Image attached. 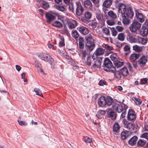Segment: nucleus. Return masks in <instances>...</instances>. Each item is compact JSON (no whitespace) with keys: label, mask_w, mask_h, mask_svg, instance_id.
Masks as SVG:
<instances>
[{"label":"nucleus","mask_w":148,"mask_h":148,"mask_svg":"<svg viewBox=\"0 0 148 148\" xmlns=\"http://www.w3.org/2000/svg\"><path fill=\"white\" fill-rule=\"evenodd\" d=\"M118 11L121 14L123 24L126 25L129 24L130 20L134 16L132 7H126V5L122 3H118Z\"/></svg>","instance_id":"obj_1"},{"label":"nucleus","mask_w":148,"mask_h":148,"mask_svg":"<svg viewBox=\"0 0 148 148\" xmlns=\"http://www.w3.org/2000/svg\"><path fill=\"white\" fill-rule=\"evenodd\" d=\"M93 35L89 34L86 37V42L85 47L87 50L92 51L95 47V39L93 38Z\"/></svg>","instance_id":"obj_2"},{"label":"nucleus","mask_w":148,"mask_h":148,"mask_svg":"<svg viewBox=\"0 0 148 148\" xmlns=\"http://www.w3.org/2000/svg\"><path fill=\"white\" fill-rule=\"evenodd\" d=\"M103 64L106 67L104 70L106 71L114 72L116 70L115 68L113 66L112 63L108 58H105Z\"/></svg>","instance_id":"obj_3"},{"label":"nucleus","mask_w":148,"mask_h":148,"mask_svg":"<svg viewBox=\"0 0 148 148\" xmlns=\"http://www.w3.org/2000/svg\"><path fill=\"white\" fill-rule=\"evenodd\" d=\"M75 16L79 18L82 15L84 11V9L80 2H76Z\"/></svg>","instance_id":"obj_4"},{"label":"nucleus","mask_w":148,"mask_h":148,"mask_svg":"<svg viewBox=\"0 0 148 148\" xmlns=\"http://www.w3.org/2000/svg\"><path fill=\"white\" fill-rule=\"evenodd\" d=\"M92 16V14L90 12L87 11L85 13L83 17H79V19L87 24L90 21V20Z\"/></svg>","instance_id":"obj_5"},{"label":"nucleus","mask_w":148,"mask_h":148,"mask_svg":"<svg viewBox=\"0 0 148 148\" xmlns=\"http://www.w3.org/2000/svg\"><path fill=\"white\" fill-rule=\"evenodd\" d=\"M112 108L113 110H115L118 113L122 112L124 110L122 104L117 103H113Z\"/></svg>","instance_id":"obj_6"},{"label":"nucleus","mask_w":148,"mask_h":148,"mask_svg":"<svg viewBox=\"0 0 148 148\" xmlns=\"http://www.w3.org/2000/svg\"><path fill=\"white\" fill-rule=\"evenodd\" d=\"M141 26V24L138 22H134L130 27V31L133 32H135L139 30Z\"/></svg>","instance_id":"obj_7"},{"label":"nucleus","mask_w":148,"mask_h":148,"mask_svg":"<svg viewBox=\"0 0 148 148\" xmlns=\"http://www.w3.org/2000/svg\"><path fill=\"white\" fill-rule=\"evenodd\" d=\"M136 114L135 112L132 110H129L127 114V120L130 121H134L136 118Z\"/></svg>","instance_id":"obj_8"},{"label":"nucleus","mask_w":148,"mask_h":148,"mask_svg":"<svg viewBox=\"0 0 148 148\" xmlns=\"http://www.w3.org/2000/svg\"><path fill=\"white\" fill-rule=\"evenodd\" d=\"M108 116L112 119H115L116 117V114L115 112L113 111L111 108L108 109L106 111Z\"/></svg>","instance_id":"obj_9"},{"label":"nucleus","mask_w":148,"mask_h":148,"mask_svg":"<svg viewBox=\"0 0 148 148\" xmlns=\"http://www.w3.org/2000/svg\"><path fill=\"white\" fill-rule=\"evenodd\" d=\"M137 36H132L130 34L127 35L126 37L127 40L130 43H137Z\"/></svg>","instance_id":"obj_10"},{"label":"nucleus","mask_w":148,"mask_h":148,"mask_svg":"<svg viewBox=\"0 0 148 148\" xmlns=\"http://www.w3.org/2000/svg\"><path fill=\"white\" fill-rule=\"evenodd\" d=\"M98 103L99 106L100 107H103L106 105V98L104 96H102L98 99Z\"/></svg>","instance_id":"obj_11"},{"label":"nucleus","mask_w":148,"mask_h":148,"mask_svg":"<svg viewBox=\"0 0 148 148\" xmlns=\"http://www.w3.org/2000/svg\"><path fill=\"white\" fill-rule=\"evenodd\" d=\"M147 62V57L145 56H142L138 61V63L140 66H143Z\"/></svg>","instance_id":"obj_12"},{"label":"nucleus","mask_w":148,"mask_h":148,"mask_svg":"<svg viewBox=\"0 0 148 148\" xmlns=\"http://www.w3.org/2000/svg\"><path fill=\"white\" fill-rule=\"evenodd\" d=\"M45 17L48 23H50L55 18V16L52 14L47 12L45 13Z\"/></svg>","instance_id":"obj_13"},{"label":"nucleus","mask_w":148,"mask_h":148,"mask_svg":"<svg viewBox=\"0 0 148 148\" xmlns=\"http://www.w3.org/2000/svg\"><path fill=\"white\" fill-rule=\"evenodd\" d=\"M79 32L82 34L83 35H86L88 34L89 32L88 29L86 27L83 26H81L78 28Z\"/></svg>","instance_id":"obj_14"},{"label":"nucleus","mask_w":148,"mask_h":148,"mask_svg":"<svg viewBox=\"0 0 148 148\" xmlns=\"http://www.w3.org/2000/svg\"><path fill=\"white\" fill-rule=\"evenodd\" d=\"M96 16L99 22L101 24L103 25L105 23V20L101 17V15L100 12L99 11L98 13H96Z\"/></svg>","instance_id":"obj_15"},{"label":"nucleus","mask_w":148,"mask_h":148,"mask_svg":"<svg viewBox=\"0 0 148 148\" xmlns=\"http://www.w3.org/2000/svg\"><path fill=\"white\" fill-rule=\"evenodd\" d=\"M102 59L101 58H98L96 60L94 61V63L92 66L93 68H100L101 64Z\"/></svg>","instance_id":"obj_16"},{"label":"nucleus","mask_w":148,"mask_h":148,"mask_svg":"<svg viewBox=\"0 0 148 148\" xmlns=\"http://www.w3.org/2000/svg\"><path fill=\"white\" fill-rule=\"evenodd\" d=\"M93 58V56H88L87 58L86 61L85 62V64L89 66H90L91 65V63H92L95 60Z\"/></svg>","instance_id":"obj_17"},{"label":"nucleus","mask_w":148,"mask_h":148,"mask_svg":"<svg viewBox=\"0 0 148 148\" xmlns=\"http://www.w3.org/2000/svg\"><path fill=\"white\" fill-rule=\"evenodd\" d=\"M138 138L136 136H134L131 138L128 141V143L132 146L135 145L136 143Z\"/></svg>","instance_id":"obj_18"},{"label":"nucleus","mask_w":148,"mask_h":148,"mask_svg":"<svg viewBox=\"0 0 148 148\" xmlns=\"http://www.w3.org/2000/svg\"><path fill=\"white\" fill-rule=\"evenodd\" d=\"M54 7L58 10L62 12H64L66 10V8L64 5L55 4L54 5Z\"/></svg>","instance_id":"obj_19"},{"label":"nucleus","mask_w":148,"mask_h":148,"mask_svg":"<svg viewBox=\"0 0 148 148\" xmlns=\"http://www.w3.org/2000/svg\"><path fill=\"white\" fill-rule=\"evenodd\" d=\"M123 50L125 53V55L127 56L130 54V46L129 44H126L123 47Z\"/></svg>","instance_id":"obj_20"},{"label":"nucleus","mask_w":148,"mask_h":148,"mask_svg":"<svg viewBox=\"0 0 148 148\" xmlns=\"http://www.w3.org/2000/svg\"><path fill=\"white\" fill-rule=\"evenodd\" d=\"M148 33V29L145 26H143L140 31L141 34L143 36H146Z\"/></svg>","instance_id":"obj_21"},{"label":"nucleus","mask_w":148,"mask_h":148,"mask_svg":"<svg viewBox=\"0 0 148 148\" xmlns=\"http://www.w3.org/2000/svg\"><path fill=\"white\" fill-rule=\"evenodd\" d=\"M119 70L121 75L124 76H127L129 74V72L127 68L125 66Z\"/></svg>","instance_id":"obj_22"},{"label":"nucleus","mask_w":148,"mask_h":148,"mask_svg":"<svg viewBox=\"0 0 148 148\" xmlns=\"http://www.w3.org/2000/svg\"><path fill=\"white\" fill-rule=\"evenodd\" d=\"M77 25V22L75 21H72L71 22L68 23V26L70 29H72L76 27Z\"/></svg>","instance_id":"obj_23"},{"label":"nucleus","mask_w":148,"mask_h":148,"mask_svg":"<svg viewBox=\"0 0 148 148\" xmlns=\"http://www.w3.org/2000/svg\"><path fill=\"white\" fill-rule=\"evenodd\" d=\"M136 16L138 21L141 22H143L144 20V17L143 15L141 13L138 12L136 13Z\"/></svg>","instance_id":"obj_24"},{"label":"nucleus","mask_w":148,"mask_h":148,"mask_svg":"<svg viewBox=\"0 0 148 148\" xmlns=\"http://www.w3.org/2000/svg\"><path fill=\"white\" fill-rule=\"evenodd\" d=\"M137 43H140L143 45H145L147 42V40L146 39L143 38H142L140 36H137Z\"/></svg>","instance_id":"obj_25"},{"label":"nucleus","mask_w":148,"mask_h":148,"mask_svg":"<svg viewBox=\"0 0 148 148\" xmlns=\"http://www.w3.org/2000/svg\"><path fill=\"white\" fill-rule=\"evenodd\" d=\"M50 56L47 54H41L38 57L40 59L45 61H48V59Z\"/></svg>","instance_id":"obj_26"},{"label":"nucleus","mask_w":148,"mask_h":148,"mask_svg":"<svg viewBox=\"0 0 148 148\" xmlns=\"http://www.w3.org/2000/svg\"><path fill=\"white\" fill-rule=\"evenodd\" d=\"M84 3L85 8L88 9H91L92 7V4L90 0H86L84 1Z\"/></svg>","instance_id":"obj_27"},{"label":"nucleus","mask_w":148,"mask_h":148,"mask_svg":"<svg viewBox=\"0 0 148 148\" xmlns=\"http://www.w3.org/2000/svg\"><path fill=\"white\" fill-rule=\"evenodd\" d=\"M120 126L118 122H115L113 126V131L116 133L119 132Z\"/></svg>","instance_id":"obj_28"},{"label":"nucleus","mask_w":148,"mask_h":148,"mask_svg":"<svg viewBox=\"0 0 148 148\" xmlns=\"http://www.w3.org/2000/svg\"><path fill=\"white\" fill-rule=\"evenodd\" d=\"M106 16L107 17L109 16L113 19H116L117 18V15L112 10L109 11L107 14L106 15Z\"/></svg>","instance_id":"obj_29"},{"label":"nucleus","mask_w":148,"mask_h":148,"mask_svg":"<svg viewBox=\"0 0 148 148\" xmlns=\"http://www.w3.org/2000/svg\"><path fill=\"white\" fill-rule=\"evenodd\" d=\"M104 50L101 48H97L95 52V54L97 56L103 55L104 52Z\"/></svg>","instance_id":"obj_30"},{"label":"nucleus","mask_w":148,"mask_h":148,"mask_svg":"<svg viewBox=\"0 0 148 148\" xmlns=\"http://www.w3.org/2000/svg\"><path fill=\"white\" fill-rule=\"evenodd\" d=\"M79 48L81 49H83L84 46V38L82 37H80L79 38Z\"/></svg>","instance_id":"obj_31"},{"label":"nucleus","mask_w":148,"mask_h":148,"mask_svg":"<svg viewBox=\"0 0 148 148\" xmlns=\"http://www.w3.org/2000/svg\"><path fill=\"white\" fill-rule=\"evenodd\" d=\"M139 57V55L137 54L134 53L131 54L130 57V59L131 61L134 62Z\"/></svg>","instance_id":"obj_32"},{"label":"nucleus","mask_w":148,"mask_h":148,"mask_svg":"<svg viewBox=\"0 0 148 148\" xmlns=\"http://www.w3.org/2000/svg\"><path fill=\"white\" fill-rule=\"evenodd\" d=\"M126 128L130 131L134 130L135 128V124L132 123H129L126 125Z\"/></svg>","instance_id":"obj_33"},{"label":"nucleus","mask_w":148,"mask_h":148,"mask_svg":"<svg viewBox=\"0 0 148 148\" xmlns=\"http://www.w3.org/2000/svg\"><path fill=\"white\" fill-rule=\"evenodd\" d=\"M106 106H111L113 103V99L110 96H108L106 99Z\"/></svg>","instance_id":"obj_34"},{"label":"nucleus","mask_w":148,"mask_h":148,"mask_svg":"<svg viewBox=\"0 0 148 148\" xmlns=\"http://www.w3.org/2000/svg\"><path fill=\"white\" fill-rule=\"evenodd\" d=\"M112 3L111 0H105L103 3V5L104 7L108 8L111 5Z\"/></svg>","instance_id":"obj_35"},{"label":"nucleus","mask_w":148,"mask_h":148,"mask_svg":"<svg viewBox=\"0 0 148 148\" xmlns=\"http://www.w3.org/2000/svg\"><path fill=\"white\" fill-rule=\"evenodd\" d=\"M52 25L58 28H61L62 27V23L58 21H56L53 23Z\"/></svg>","instance_id":"obj_36"},{"label":"nucleus","mask_w":148,"mask_h":148,"mask_svg":"<svg viewBox=\"0 0 148 148\" xmlns=\"http://www.w3.org/2000/svg\"><path fill=\"white\" fill-rule=\"evenodd\" d=\"M114 73V77L118 79H120L121 77V74L120 71H116L113 72Z\"/></svg>","instance_id":"obj_37"},{"label":"nucleus","mask_w":148,"mask_h":148,"mask_svg":"<svg viewBox=\"0 0 148 148\" xmlns=\"http://www.w3.org/2000/svg\"><path fill=\"white\" fill-rule=\"evenodd\" d=\"M125 36L124 33H120L118 35L117 39L120 41H123L125 40Z\"/></svg>","instance_id":"obj_38"},{"label":"nucleus","mask_w":148,"mask_h":148,"mask_svg":"<svg viewBox=\"0 0 148 148\" xmlns=\"http://www.w3.org/2000/svg\"><path fill=\"white\" fill-rule=\"evenodd\" d=\"M71 35L76 40L78 39L79 37V34L77 31L75 30H73L72 32Z\"/></svg>","instance_id":"obj_39"},{"label":"nucleus","mask_w":148,"mask_h":148,"mask_svg":"<svg viewBox=\"0 0 148 148\" xmlns=\"http://www.w3.org/2000/svg\"><path fill=\"white\" fill-rule=\"evenodd\" d=\"M146 141L144 140L139 139L137 142V144L138 146L142 147L145 145Z\"/></svg>","instance_id":"obj_40"},{"label":"nucleus","mask_w":148,"mask_h":148,"mask_svg":"<svg viewBox=\"0 0 148 148\" xmlns=\"http://www.w3.org/2000/svg\"><path fill=\"white\" fill-rule=\"evenodd\" d=\"M113 63L117 68L120 67L123 65V62H120L117 60L114 62Z\"/></svg>","instance_id":"obj_41"},{"label":"nucleus","mask_w":148,"mask_h":148,"mask_svg":"<svg viewBox=\"0 0 148 148\" xmlns=\"http://www.w3.org/2000/svg\"><path fill=\"white\" fill-rule=\"evenodd\" d=\"M133 49L137 52H140L143 49V47H142L136 45L133 47Z\"/></svg>","instance_id":"obj_42"},{"label":"nucleus","mask_w":148,"mask_h":148,"mask_svg":"<svg viewBox=\"0 0 148 148\" xmlns=\"http://www.w3.org/2000/svg\"><path fill=\"white\" fill-rule=\"evenodd\" d=\"M42 7L45 10H47L49 7L50 5L49 3L45 1H43L42 2Z\"/></svg>","instance_id":"obj_43"},{"label":"nucleus","mask_w":148,"mask_h":148,"mask_svg":"<svg viewBox=\"0 0 148 148\" xmlns=\"http://www.w3.org/2000/svg\"><path fill=\"white\" fill-rule=\"evenodd\" d=\"M132 99L137 105H140L142 103V100L136 97H133Z\"/></svg>","instance_id":"obj_44"},{"label":"nucleus","mask_w":148,"mask_h":148,"mask_svg":"<svg viewBox=\"0 0 148 148\" xmlns=\"http://www.w3.org/2000/svg\"><path fill=\"white\" fill-rule=\"evenodd\" d=\"M121 136L123 140H125L129 137L127 133H126L125 132H123L121 133Z\"/></svg>","instance_id":"obj_45"},{"label":"nucleus","mask_w":148,"mask_h":148,"mask_svg":"<svg viewBox=\"0 0 148 148\" xmlns=\"http://www.w3.org/2000/svg\"><path fill=\"white\" fill-rule=\"evenodd\" d=\"M69 10L70 11H71L73 13L74 12V5L72 3H69Z\"/></svg>","instance_id":"obj_46"},{"label":"nucleus","mask_w":148,"mask_h":148,"mask_svg":"<svg viewBox=\"0 0 148 148\" xmlns=\"http://www.w3.org/2000/svg\"><path fill=\"white\" fill-rule=\"evenodd\" d=\"M102 47L105 48L107 50L111 51L113 49V48L112 46H110L108 44H103L102 45Z\"/></svg>","instance_id":"obj_47"},{"label":"nucleus","mask_w":148,"mask_h":148,"mask_svg":"<svg viewBox=\"0 0 148 148\" xmlns=\"http://www.w3.org/2000/svg\"><path fill=\"white\" fill-rule=\"evenodd\" d=\"M111 31V34L112 36H116L117 34V31L114 27H112V28L110 27Z\"/></svg>","instance_id":"obj_48"},{"label":"nucleus","mask_w":148,"mask_h":148,"mask_svg":"<svg viewBox=\"0 0 148 148\" xmlns=\"http://www.w3.org/2000/svg\"><path fill=\"white\" fill-rule=\"evenodd\" d=\"M102 31L106 35L108 36L110 35V30L108 28L106 27L102 29Z\"/></svg>","instance_id":"obj_49"},{"label":"nucleus","mask_w":148,"mask_h":148,"mask_svg":"<svg viewBox=\"0 0 148 148\" xmlns=\"http://www.w3.org/2000/svg\"><path fill=\"white\" fill-rule=\"evenodd\" d=\"M34 91L36 92V95L41 96H42V94L41 90L38 88H35Z\"/></svg>","instance_id":"obj_50"},{"label":"nucleus","mask_w":148,"mask_h":148,"mask_svg":"<svg viewBox=\"0 0 148 148\" xmlns=\"http://www.w3.org/2000/svg\"><path fill=\"white\" fill-rule=\"evenodd\" d=\"M117 55L116 54H112L110 56V58L113 62L117 60Z\"/></svg>","instance_id":"obj_51"},{"label":"nucleus","mask_w":148,"mask_h":148,"mask_svg":"<svg viewBox=\"0 0 148 148\" xmlns=\"http://www.w3.org/2000/svg\"><path fill=\"white\" fill-rule=\"evenodd\" d=\"M115 29H116L117 31L118 32H122L124 29L123 27L120 26H116Z\"/></svg>","instance_id":"obj_52"},{"label":"nucleus","mask_w":148,"mask_h":148,"mask_svg":"<svg viewBox=\"0 0 148 148\" xmlns=\"http://www.w3.org/2000/svg\"><path fill=\"white\" fill-rule=\"evenodd\" d=\"M88 53V51L86 50H83L82 52V58L84 59Z\"/></svg>","instance_id":"obj_53"},{"label":"nucleus","mask_w":148,"mask_h":148,"mask_svg":"<svg viewBox=\"0 0 148 148\" xmlns=\"http://www.w3.org/2000/svg\"><path fill=\"white\" fill-rule=\"evenodd\" d=\"M8 94V92L6 90H1V95L2 96L4 95L5 97H7Z\"/></svg>","instance_id":"obj_54"},{"label":"nucleus","mask_w":148,"mask_h":148,"mask_svg":"<svg viewBox=\"0 0 148 148\" xmlns=\"http://www.w3.org/2000/svg\"><path fill=\"white\" fill-rule=\"evenodd\" d=\"M84 141L86 143H90L92 142V138L88 137H86L85 138Z\"/></svg>","instance_id":"obj_55"},{"label":"nucleus","mask_w":148,"mask_h":148,"mask_svg":"<svg viewBox=\"0 0 148 148\" xmlns=\"http://www.w3.org/2000/svg\"><path fill=\"white\" fill-rule=\"evenodd\" d=\"M106 23L108 25H113L115 24V23L113 21L109 20H107Z\"/></svg>","instance_id":"obj_56"},{"label":"nucleus","mask_w":148,"mask_h":148,"mask_svg":"<svg viewBox=\"0 0 148 148\" xmlns=\"http://www.w3.org/2000/svg\"><path fill=\"white\" fill-rule=\"evenodd\" d=\"M106 83V82L104 80L101 79L100 80L99 85L100 86H103L104 85H105Z\"/></svg>","instance_id":"obj_57"},{"label":"nucleus","mask_w":148,"mask_h":148,"mask_svg":"<svg viewBox=\"0 0 148 148\" xmlns=\"http://www.w3.org/2000/svg\"><path fill=\"white\" fill-rule=\"evenodd\" d=\"M65 45L64 40H60L59 42V46L60 47H62L65 46Z\"/></svg>","instance_id":"obj_58"},{"label":"nucleus","mask_w":148,"mask_h":148,"mask_svg":"<svg viewBox=\"0 0 148 148\" xmlns=\"http://www.w3.org/2000/svg\"><path fill=\"white\" fill-rule=\"evenodd\" d=\"M89 25L91 26L93 29L95 28L96 26V24L95 22H91L89 23Z\"/></svg>","instance_id":"obj_59"},{"label":"nucleus","mask_w":148,"mask_h":148,"mask_svg":"<svg viewBox=\"0 0 148 148\" xmlns=\"http://www.w3.org/2000/svg\"><path fill=\"white\" fill-rule=\"evenodd\" d=\"M47 62H48L51 65H52L54 63V59L50 56L49 58L48 61Z\"/></svg>","instance_id":"obj_60"},{"label":"nucleus","mask_w":148,"mask_h":148,"mask_svg":"<svg viewBox=\"0 0 148 148\" xmlns=\"http://www.w3.org/2000/svg\"><path fill=\"white\" fill-rule=\"evenodd\" d=\"M142 138H145L148 140V133L145 132L141 136Z\"/></svg>","instance_id":"obj_61"},{"label":"nucleus","mask_w":148,"mask_h":148,"mask_svg":"<svg viewBox=\"0 0 148 148\" xmlns=\"http://www.w3.org/2000/svg\"><path fill=\"white\" fill-rule=\"evenodd\" d=\"M147 79L146 78H143L140 81V84H145L147 83Z\"/></svg>","instance_id":"obj_62"},{"label":"nucleus","mask_w":148,"mask_h":148,"mask_svg":"<svg viewBox=\"0 0 148 148\" xmlns=\"http://www.w3.org/2000/svg\"><path fill=\"white\" fill-rule=\"evenodd\" d=\"M18 121L19 125H21L25 126L27 125V123H26L24 121H19L18 120Z\"/></svg>","instance_id":"obj_63"},{"label":"nucleus","mask_w":148,"mask_h":148,"mask_svg":"<svg viewBox=\"0 0 148 148\" xmlns=\"http://www.w3.org/2000/svg\"><path fill=\"white\" fill-rule=\"evenodd\" d=\"M39 14L41 16H43L44 14V12L42 9H40L38 10Z\"/></svg>","instance_id":"obj_64"}]
</instances>
